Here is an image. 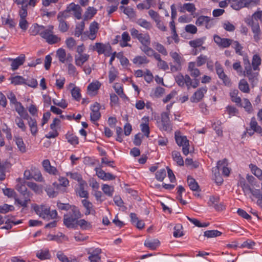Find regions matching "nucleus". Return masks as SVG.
Segmentation results:
<instances>
[{
    "label": "nucleus",
    "instance_id": "1",
    "mask_svg": "<svg viewBox=\"0 0 262 262\" xmlns=\"http://www.w3.org/2000/svg\"><path fill=\"white\" fill-rule=\"evenodd\" d=\"M175 80L179 86L186 87L187 90H189L191 88L193 89L197 88L200 83L198 79H192L189 75H183L182 73H179L176 76Z\"/></svg>",
    "mask_w": 262,
    "mask_h": 262
},
{
    "label": "nucleus",
    "instance_id": "2",
    "mask_svg": "<svg viewBox=\"0 0 262 262\" xmlns=\"http://www.w3.org/2000/svg\"><path fill=\"white\" fill-rule=\"evenodd\" d=\"M33 209L36 213L40 217L48 221L50 219H55L58 215L56 210L50 211V207L44 205H36L34 206Z\"/></svg>",
    "mask_w": 262,
    "mask_h": 262
},
{
    "label": "nucleus",
    "instance_id": "3",
    "mask_svg": "<svg viewBox=\"0 0 262 262\" xmlns=\"http://www.w3.org/2000/svg\"><path fill=\"white\" fill-rule=\"evenodd\" d=\"M53 29V26H49L40 33V36L49 45L57 43L61 40L60 37L54 34Z\"/></svg>",
    "mask_w": 262,
    "mask_h": 262
},
{
    "label": "nucleus",
    "instance_id": "4",
    "mask_svg": "<svg viewBox=\"0 0 262 262\" xmlns=\"http://www.w3.org/2000/svg\"><path fill=\"white\" fill-rule=\"evenodd\" d=\"M99 30V24L97 22L94 21L90 24L89 27V32H84L81 38L82 40H84L88 39L91 40H94L96 38L97 33Z\"/></svg>",
    "mask_w": 262,
    "mask_h": 262
},
{
    "label": "nucleus",
    "instance_id": "5",
    "mask_svg": "<svg viewBox=\"0 0 262 262\" xmlns=\"http://www.w3.org/2000/svg\"><path fill=\"white\" fill-rule=\"evenodd\" d=\"M244 63L245 66V75L248 77L249 81L252 84L256 83L257 81V72H252V67L247 57L244 58Z\"/></svg>",
    "mask_w": 262,
    "mask_h": 262
},
{
    "label": "nucleus",
    "instance_id": "6",
    "mask_svg": "<svg viewBox=\"0 0 262 262\" xmlns=\"http://www.w3.org/2000/svg\"><path fill=\"white\" fill-rule=\"evenodd\" d=\"M175 140L179 146H182V151L184 155L187 156L189 152V143L186 136H181L180 133H175Z\"/></svg>",
    "mask_w": 262,
    "mask_h": 262
},
{
    "label": "nucleus",
    "instance_id": "7",
    "mask_svg": "<svg viewBox=\"0 0 262 262\" xmlns=\"http://www.w3.org/2000/svg\"><path fill=\"white\" fill-rule=\"evenodd\" d=\"M93 50L96 51L99 54H103L106 56H110L112 54V47L109 43L96 42L93 46Z\"/></svg>",
    "mask_w": 262,
    "mask_h": 262
},
{
    "label": "nucleus",
    "instance_id": "8",
    "mask_svg": "<svg viewBox=\"0 0 262 262\" xmlns=\"http://www.w3.org/2000/svg\"><path fill=\"white\" fill-rule=\"evenodd\" d=\"M159 127L161 130L171 131L172 130V124L169 117L168 112H163L161 114V121Z\"/></svg>",
    "mask_w": 262,
    "mask_h": 262
},
{
    "label": "nucleus",
    "instance_id": "9",
    "mask_svg": "<svg viewBox=\"0 0 262 262\" xmlns=\"http://www.w3.org/2000/svg\"><path fill=\"white\" fill-rule=\"evenodd\" d=\"M68 17L69 15L67 12H60L57 15V19L59 21L58 28L61 32H66L69 29V26L64 20Z\"/></svg>",
    "mask_w": 262,
    "mask_h": 262
},
{
    "label": "nucleus",
    "instance_id": "10",
    "mask_svg": "<svg viewBox=\"0 0 262 262\" xmlns=\"http://www.w3.org/2000/svg\"><path fill=\"white\" fill-rule=\"evenodd\" d=\"M56 56L59 61L62 63L73 61L72 56L70 54H67L65 50L62 48H59L57 50Z\"/></svg>",
    "mask_w": 262,
    "mask_h": 262
},
{
    "label": "nucleus",
    "instance_id": "11",
    "mask_svg": "<svg viewBox=\"0 0 262 262\" xmlns=\"http://www.w3.org/2000/svg\"><path fill=\"white\" fill-rule=\"evenodd\" d=\"M100 109V104L97 102H95L91 106V113L90 114V118L93 123L97 122L101 117Z\"/></svg>",
    "mask_w": 262,
    "mask_h": 262
},
{
    "label": "nucleus",
    "instance_id": "12",
    "mask_svg": "<svg viewBox=\"0 0 262 262\" xmlns=\"http://www.w3.org/2000/svg\"><path fill=\"white\" fill-rule=\"evenodd\" d=\"M195 24L198 26H205L207 29L211 28L213 26L211 18L208 16L204 15H201L197 18Z\"/></svg>",
    "mask_w": 262,
    "mask_h": 262
},
{
    "label": "nucleus",
    "instance_id": "13",
    "mask_svg": "<svg viewBox=\"0 0 262 262\" xmlns=\"http://www.w3.org/2000/svg\"><path fill=\"white\" fill-rule=\"evenodd\" d=\"M225 159L223 160L219 161L217 163L216 166L212 168V172H214V181L217 185H221L223 182V179L219 172V169L221 167V165L225 164Z\"/></svg>",
    "mask_w": 262,
    "mask_h": 262
},
{
    "label": "nucleus",
    "instance_id": "14",
    "mask_svg": "<svg viewBox=\"0 0 262 262\" xmlns=\"http://www.w3.org/2000/svg\"><path fill=\"white\" fill-rule=\"evenodd\" d=\"M8 61H11V68L12 71H15L18 68L23 65L25 61V56L24 54H21L19 56L16 58H9Z\"/></svg>",
    "mask_w": 262,
    "mask_h": 262
},
{
    "label": "nucleus",
    "instance_id": "15",
    "mask_svg": "<svg viewBox=\"0 0 262 262\" xmlns=\"http://www.w3.org/2000/svg\"><path fill=\"white\" fill-rule=\"evenodd\" d=\"M82 9L78 5H76L73 3H71L67 8V9L63 12L67 13L70 12H73L75 17L80 19L81 18Z\"/></svg>",
    "mask_w": 262,
    "mask_h": 262
},
{
    "label": "nucleus",
    "instance_id": "16",
    "mask_svg": "<svg viewBox=\"0 0 262 262\" xmlns=\"http://www.w3.org/2000/svg\"><path fill=\"white\" fill-rule=\"evenodd\" d=\"M214 42L221 48H226L229 47L232 43L233 40L221 38L219 35H215L213 37Z\"/></svg>",
    "mask_w": 262,
    "mask_h": 262
},
{
    "label": "nucleus",
    "instance_id": "17",
    "mask_svg": "<svg viewBox=\"0 0 262 262\" xmlns=\"http://www.w3.org/2000/svg\"><path fill=\"white\" fill-rule=\"evenodd\" d=\"M97 176L103 181H110L115 179L116 177L109 172H105L100 167L95 168Z\"/></svg>",
    "mask_w": 262,
    "mask_h": 262
},
{
    "label": "nucleus",
    "instance_id": "18",
    "mask_svg": "<svg viewBox=\"0 0 262 262\" xmlns=\"http://www.w3.org/2000/svg\"><path fill=\"white\" fill-rule=\"evenodd\" d=\"M197 66L195 62H189L188 65L187 71L193 79H198L201 75V71L196 67Z\"/></svg>",
    "mask_w": 262,
    "mask_h": 262
},
{
    "label": "nucleus",
    "instance_id": "19",
    "mask_svg": "<svg viewBox=\"0 0 262 262\" xmlns=\"http://www.w3.org/2000/svg\"><path fill=\"white\" fill-rule=\"evenodd\" d=\"M206 86L199 89L193 95L191 98V101L192 102H198L204 97V94L207 92Z\"/></svg>",
    "mask_w": 262,
    "mask_h": 262
},
{
    "label": "nucleus",
    "instance_id": "20",
    "mask_svg": "<svg viewBox=\"0 0 262 262\" xmlns=\"http://www.w3.org/2000/svg\"><path fill=\"white\" fill-rule=\"evenodd\" d=\"M30 202V198L28 195L26 196V193L23 194V196L21 198H15L14 204L20 207L26 208L28 206V203Z\"/></svg>",
    "mask_w": 262,
    "mask_h": 262
},
{
    "label": "nucleus",
    "instance_id": "21",
    "mask_svg": "<svg viewBox=\"0 0 262 262\" xmlns=\"http://www.w3.org/2000/svg\"><path fill=\"white\" fill-rule=\"evenodd\" d=\"M81 203L85 209V215L89 214L94 215L96 213L93 204L87 199H83L81 201Z\"/></svg>",
    "mask_w": 262,
    "mask_h": 262
},
{
    "label": "nucleus",
    "instance_id": "22",
    "mask_svg": "<svg viewBox=\"0 0 262 262\" xmlns=\"http://www.w3.org/2000/svg\"><path fill=\"white\" fill-rule=\"evenodd\" d=\"M78 219H75V217L71 214V212L68 214H64L63 216V223L68 228H74L75 227V223Z\"/></svg>",
    "mask_w": 262,
    "mask_h": 262
},
{
    "label": "nucleus",
    "instance_id": "23",
    "mask_svg": "<svg viewBox=\"0 0 262 262\" xmlns=\"http://www.w3.org/2000/svg\"><path fill=\"white\" fill-rule=\"evenodd\" d=\"M42 166L45 170L50 174L56 175L58 173L57 168L51 165L50 162L49 160H44L42 162Z\"/></svg>",
    "mask_w": 262,
    "mask_h": 262
},
{
    "label": "nucleus",
    "instance_id": "24",
    "mask_svg": "<svg viewBox=\"0 0 262 262\" xmlns=\"http://www.w3.org/2000/svg\"><path fill=\"white\" fill-rule=\"evenodd\" d=\"M101 253V249L100 248H96L93 250L92 252L89 251L88 254L90 255L88 258L90 261L98 262L101 259L100 256Z\"/></svg>",
    "mask_w": 262,
    "mask_h": 262
},
{
    "label": "nucleus",
    "instance_id": "25",
    "mask_svg": "<svg viewBox=\"0 0 262 262\" xmlns=\"http://www.w3.org/2000/svg\"><path fill=\"white\" fill-rule=\"evenodd\" d=\"M45 29L44 26L38 25L37 24H34L30 28L29 33L31 35L33 36H35L37 34L40 35V33H42Z\"/></svg>",
    "mask_w": 262,
    "mask_h": 262
},
{
    "label": "nucleus",
    "instance_id": "26",
    "mask_svg": "<svg viewBox=\"0 0 262 262\" xmlns=\"http://www.w3.org/2000/svg\"><path fill=\"white\" fill-rule=\"evenodd\" d=\"M160 244V241L158 239H147L144 242V246L150 250H156Z\"/></svg>",
    "mask_w": 262,
    "mask_h": 262
},
{
    "label": "nucleus",
    "instance_id": "27",
    "mask_svg": "<svg viewBox=\"0 0 262 262\" xmlns=\"http://www.w3.org/2000/svg\"><path fill=\"white\" fill-rule=\"evenodd\" d=\"M100 87V83L98 81L91 83L87 88L88 94L91 96L95 95Z\"/></svg>",
    "mask_w": 262,
    "mask_h": 262
},
{
    "label": "nucleus",
    "instance_id": "28",
    "mask_svg": "<svg viewBox=\"0 0 262 262\" xmlns=\"http://www.w3.org/2000/svg\"><path fill=\"white\" fill-rule=\"evenodd\" d=\"M28 120V125L30 129L32 135L35 136L38 132V128L37 125V122L35 119H33L31 117H27Z\"/></svg>",
    "mask_w": 262,
    "mask_h": 262
},
{
    "label": "nucleus",
    "instance_id": "29",
    "mask_svg": "<svg viewBox=\"0 0 262 262\" xmlns=\"http://www.w3.org/2000/svg\"><path fill=\"white\" fill-rule=\"evenodd\" d=\"M36 256L40 260L49 259L51 258V254L48 249H41L37 251Z\"/></svg>",
    "mask_w": 262,
    "mask_h": 262
},
{
    "label": "nucleus",
    "instance_id": "30",
    "mask_svg": "<svg viewBox=\"0 0 262 262\" xmlns=\"http://www.w3.org/2000/svg\"><path fill=\"white\" fill-rule=\"evenodd\" d=\"M196 11L195 5L193 3H185L181 7L180 11L182 13H185L187 11L193 14Z\"/></svg>",
    "mask_w": 262,
    "mask_h": 262
},
{
    "label": "nucleus",
    "instance_id": "31",
    "mask_svg": "<svg viewBox=\"0 0 262 262\" xmlns=\"http://www.w3.org/2000/svg\"><path fill=\"white\" fill-rule=\"evenodd\" d=\"M252 30L254 33V38L255 41H258L260 40V27L257 22L253 21L251 25Z\"/></svg>",
    "mask_w": 262,
    "mask_h": 262
},
{
    "label": "nucleus",
    "instance_id": "32",
    "mask_svg": "<svg viewBox=\"0 0 262 262\" xmlns=\"http://www.w3.org/2000/svg\"><path fill=\"white\" fill-rule=\"evenodd\" d=\"M14 106L15 111L20 117H23L24 119H27V117H28V114L20 102H18L14 104Z\"/></svg>",
    "mask_w": 262,
    "mask_h": 262
},
{
    "label": "nucleus",
    "instance_id": "33",
    "mask_svg": "<svg viewBox=\"0 0 262 262\" xmlns=\"http://www.w3.org/2000/svg\"><path fill=\"white\" fill-rule=\"evenodd\" d=\"M90 55L87 54L79 55L76 56L75 58V64L79 67H81L84 62L88 60Z\"/></svg>",
    "mask_w": 262,
    "mask_h": 262
},
{
    "label": "nucleus",
    "instance_id": "34",
    "mask_svg": "<svg viewBox=\"0 0 262 262\" xmlns=\"http://www.w3.org/2000/svg\"><path fill=\"white\" fill-rule=\"evenodd\" d=\"M85 184V182L80 183L79 185V188L76 191V193L80 198H84L88 199L89 198V193L85 190L84 185Z\"/></svg>",
    "mask_w": 262,
    "mask_h": 262
},
{
    "label": "nucleus",
    "instance_id": "35",
    "mask_svg": "<svg viewBox=\"0 0 262 262\" xmlns=\"http://www.w3.org/2000/svg\"><path fill=\"white\" fill-rule=\"evenodd\" d=\"M130 40V37L127 32H124L121 35V40L120 41V45L121 47H130V45L127 43Z\"/></svg>",
    "mask_w": 262,
    "mask_h": 262
},
{
    "label": "nucleus",
    "instance_id": "36",
    "mask_svg": "<svg viewBox=\"0 0 262 262\" xmlns=\"http://www.w3.org/2000/svg\"><path fill=\"white\" fill-rule=\"evenodd\" d=\"M97 9L93 7H89L84 14V20H88L92 18L96 13Z\"/></svg>",
    "mask_w": 262,
    "mask_h": 262
},
{
    "label": "nucleus",
    "instance_id": "37",
    "mask_svg": "<svg viewBox=\"0 0 262 262\" xmlns=\"http://www.w3.org/2000/svg\"><path fill=\"white\" fill-rule=\"evenodd\" d=\"M84 28L85 24L84 21H82L77 24L74 31V35L76 37H79L80 35L82 36L84 33Z\"/></svg>",
    "mask_w": 262,
    "mask_h": 262
},
{
    "label": "nucleus",
    "instance_id": "38",
    "mask_svg": "<svg viewBox=\"0 0 262 262\" xmlns=\"http://www.w3.org/2000/svg\"><path fill=\"white\" fill-rule=\"evenodd\" d=\"M252 195L256 199H257V203L259 206H261L262 204V194L260 189L251 188L249 190Z\"/></svg>",
    "mask_w": 262,
    "mask_h": 262
},
{
    "label": "nucleus",
    "instance_id": "39",
    "mask_svg": "<svg viewBox=\"0 0 262 262\" xmlns=\"http://www.w3.org/2000/svg\"><path fill=\"white\" fill-rule=\"evenodd\" d=\"M76 224L78 225L82 230H89L92 227L91 223L84 219H80L77 221Z\"/></svg>",
    "mask_w": 262,
    "mask_h": 262
},
{
    "label": "nucleus",
    "instance_id": "40",
    "mask_svg": "<svg viewBox=\"0 0 262 262\" xmlns=\"http://www.w3.org/2000/svg\"><path fill=\"white\" fill-rule=\"evenodd\" d=\"M173 160L177 162L178 165L183 166L184 161L180 152L178 151H173L171 154Z\"/></svg>",
    "mask_w": 262,
    "mask_h": 262
},
{
    "label": "nucleus",
    "instance_id": "41",
    "mask_svg": "<svg viewBox=\"0 0 262 262\" xmlns=\"http://www.w3.org/2000/svg\"><path fill=\"white\" fill-rule=\"evenodd\" d=\"M149 61V60L145 56H137L133 60L134 63L139 66L143 64H147Z\"/></svg>",
    "mask_w": 262,
    "mask_h": 262
},
{
    "label": "nucleus",
    "instance_id": "42",
    "mask_svg": "<svg viewBox=\"0 0 262 262\" xmlns=\"http://www.w3.org/2000/svg\"><path fill=\"white\" fill-rule=\"evenodd\" d=\"M187 183L191 190L192 191H198L199 189V186L194 179L188 176L187 178Z\"/></svg>",
    "mask_w": 262,
    "mask_h": 262
},
{
    "label": "nucleus",
    "instance_id": "43",
    "mask_svg": "<svg viewBox=\"0 0 262 262\" xmlns=\"http://www.w3.org/2000/svg\"><path fill=\"white\" fill-rule=\"evenodd\" d=\"M15 141L19 151L21 152H25L26 151V148L22 138L15 137Z\"/></svg>",
    "mask_w": 262,
    "mask_h": 262
},
{
    "label": "nucleus",
    "instance_id": "44",
    "mask_svg": "<svg viewBox=\"0 0 262 262\" xmlns=\"http://www.w3.org/2000/svg\"><path fill=\"white\" fill-rule=\"evenodd\" d=\"M66 175L67 176H69L71 179L77 181L79 184L84 182L82 180L81 175L77 172H67Z\"/></svg>",
    "mask_w": 262,
    "mask_h": 262
},
{
    "label": "nucleus",
    "instance_id": "45",
    "mask_svg": "<svg viewBox=\"0 0 262 262\" xmlns=\"http://www.w3.org/2000/svg\"><path fill=\"white\" fill-rule=\"evenodd\" d=\"M153 46L155 49L160 53L164 56L167 55L168 52L163 45L159 42H155L154 43Z\"/></svg>",
    "mask_w": 262,
    "mask_h": 262
},
{
    "label": "nucleus",
    "instance_id": "46",
    "mask_svg": "<svg viewBox=\"0 0 262 262\" xmlns=\"http://www.w3.org/2000/svg\"><path fill=\"white\" fill-rule=\"evenodd\" d=\"M250 167L252 173L259 180H262V170L258 168L257 166L252 164L250 165Z\"/></svg>",
    "mask_w": 262,
    "mask_h": 262
},
{
    "label": "nucleus",
    "instance_id": "47",
    "mask_svg": "<svg viewBox=\"0 0 262 262\" xmlns=\"http://www.w3.org/2000/svg\"><path fill=\"white\" fill-rule=\"evenodd\" d=\"M239 89L244 93H249V86L248 82L245 79H242L238 84Z\"/></svg>",
    "mask_w": 262,
    "mask_h": 262
},
{
    "label": "nucleus",
    "instance_id": "48",
    "mask_svg": "<svg viewBox=\"0 0 262 262\" xmlns=\"http://www.w3.org/2000/svg\"><path fill=\"white\" fill-rule=\"evenodd\" d=\"M71 214L75 217V219H78L81 218L83 215L80 212L79 209L75 206H71Z\"/></svg>",
    "mask_w": 262,
    "mask_h": 262
},
{
    "label": "nucleus",
    "instance_id": "49",
    "mask_svg": "<svg viewBox=\"0 0 262 262\" xmlns=\"http://www.w3.org/2000/svg\"><path fill=\"white\" fill-rule=\"evenodd\" d=\"M260 57L256 54L254 55L252 61V65L253 70L256 71L257 69H258V67L260 64Z\"/></svg>",
    "mask_w": 262,
    "mask_h": 262
},
{
    "label": "nucleus",
    "instance_id": "50",
    "mask_svg": "<svg viewBox=\"0 0 262 262\" xmlns=\"http://www.w3.org/2000/svg\"><path fill=\"white\" fill-rule=\"evenodd\" d=\"M250 128L256 133H260L261 131V127L257 124V122L254 117L251 118L250 123Z\"/></svg>",
    "mask_w": 262,
    "mask_h": 262
},
{
    "label": "nucleus",
    "instance_id": "51",
    "mask_svg": "<svg viewBox=\"0 0 262 262\" xmlns=\"http://www.w3.org/2000/svg\"><path fill=\"white\" fill-rule=\"evenodd\" d=\"M222 234V232L216 230H207L204 232V235L208 238H212L219 236Z\"/></svg>",
    "mask_w": 262,
    "mask_h": 262
},
{
    "label": "nucleus",
    "instance_id": "52",
    "mask_svg": "<svg viewBox=\"0 0 262 262\" xmlns=\"http://www.w3.org/2000/svg\"><path fill=\"white\" fill-rule=\"evenodd\" d=\"M238 90H234L230 92V95L231 97V100L233 102L237 104H240L241 102V98H240V97L238 96Z\"/></svg>",
    "mask_w": 262,
    "mask_h": 262
},
{
    "label": "nucleus",
    "instance_id": "53",
    "mask_svg": "<svg viewBox=\"0 0 262 262\" xmlns=\"http://www.w3.org/2000/svg\"><path fill=\"white\" fill-rule=\"evenodd\" d=\"M243 107L245 111L248 113H251L252 111V107L250 102L247 99H244L243 102L239 104Z\"/></svg>",
    "mask_w": 262,
    "mask_h": 262
},
{
    "label": "nucleus",
    "instance_id": "54",
    "mask_svg": "<svg viewBox=\"0 0 262 262\" xmlns=\"http://www.w3.org/2000/svg\"><path fill=\"white\" fill-rule=\"evenodd\" d=\"M21 117H22L17 116L15 119V122L22 132H26L27 129V126L25 124V123Z\"/></svg>",
    "mask_w": 262,
    "mask_h": 262
},
{
    "label": "nucleus",
    "instance_id": "55",
    "mask_svg": "<svg viewBox=\"0 0 262 262\" xmlns=\"http://www.w3.org/2000/svg\"><path fill=\"white\" fill-rule=\"evenodd\" d=\"M138 39L142 45L150 43V36L148 34H141Z\"/></svg>",
    "mask_w": 262,
    "mask_h": 262
},
{
    "label": "nucleus",
    "instance_id": "56",
    "mask_svg": "<svg viewBox=\"0 0 262 262\" xmlns=\"http://www.w3.org/2000/svg\"><path fill=\"white\" fill-rule=\"evenodd\" d=\"M11 83L15 85L24 84L26 83V80L21 76H16L12 78Z\"/></svg>",
    "mask_w": 262,
    "mask_h": 262
},
{
    "label": "nucleus",
    "instance_id": "57",
    "mask_svg": "<svg viewBox=\"0 0 262 262\" xmlns=\"http://www.w3.org/2000/svg\"><path fill=\"white\" fill-rule=\"evenodd\" d=\"M102 190L103 192L108 196H112L113 194L114 187L107 184L102 185Z\"/></svg>",
    "mask_w": 262,
    "mask_h": 262
},
{
    "label": "nucleus",
    "instance_id": "58",
    "mask_svg": "<svg viewBox=\"0 0 262 262\" xmlns=\"http://www.w3.org/2000/svg\"><path fill=\"white\" fill-rule=\"evenodd\" d=\"M137 23L140 26L147 30H150L152 28L151 23L144 19L141 18L138 19Z\"/></svg>",
    "mask_w": 262,
    "mask_h": 262
},
{
    "label": "nucleus",
    "instance_id": "59",
    "mask_svg": "<svg viewBox=\"0 0 262 262\" xmlns=\"http://www.w3.org/2000/svg\"><path fill=\"white\" fill-rule=\"evenodd\" d=\"M66 139L68 142L72 145H77L79 143L78 138L73 134H67Z\"/></svg>",
    "mask_w": 262,
    "mask_h": 262
},
{
    "label": "nucleus",
    "instance_id": "60",
    "mask_svg": "<svg viewBox=\"0 0 262 262\" xmlns=\"http://www.w3.org/2000/svg\"><path fill=\"white\" fill-rule=\"evenodd\" d=\"M45 191L50 198H55L58 194V191H55L54 188L51 185L47 186Z\"/></svg>",
    "mask_w": 262,
    "mask_h": 262
},
{
    "label": "nucleus",
    "instance_id": "61",
    "mask_svg": "<svg viewBox=\"0 0 262 262\" xmlns=\"http://www.w3.org/2000/svg\"><path fill=\"white\" fill-rule=\"evenodd\" d=\"M118 72L115 68L112 67L108 73V78L110 83H112L117 76Z\"/></svg>",
    "mask_w": 262,
    "mask_h": 262
},
{
    "label": "nucleus",
    "instance_id": "62",
    "mask_svg": "<svg viewBox=\"0 0 262 262\" xmlns=\"http://www.w3.org/2000/svg\"><path fill=\"white\" fill-rule=\"evenodd\" d=\"M114 89L116 93L122 98H127L126 96L123 92V90L122 86L119 84L116 83L114 86Z\"/></svg>",
    "mask_w": 262,
    "mask_h": 262
},
{
    "label": "nucleus",
    "instance_id": "63",
    "mask_svg": "<svg viewBox=\"0 0 262 262\" xmlns=\"http://www.w3.org/2000/svg\"><path fill=\"white\" fill-rule=\"evenodd\" d=\"M170 56L177 64H182V58L176 52H170Z\"/></svg>",
    "mask_w": 262,
    "mask_h": 262
},
{
    "label": "nucleus",
    "instance_id": "64",
    "mask_svg": "<svg viewBox=\"0 0 262 262\" xmlns=\"http://www.w3.org/2000/svg\"><path fill=\"white\" fill-rule=\"evenodd\" d=\"M71 95L74 99L77 101H79L81 97L79 88L76 86L73 88L71 90Z\"/></svg>",
    "mask_w": 262,
    "mask_h": 262
}]
</instances>
